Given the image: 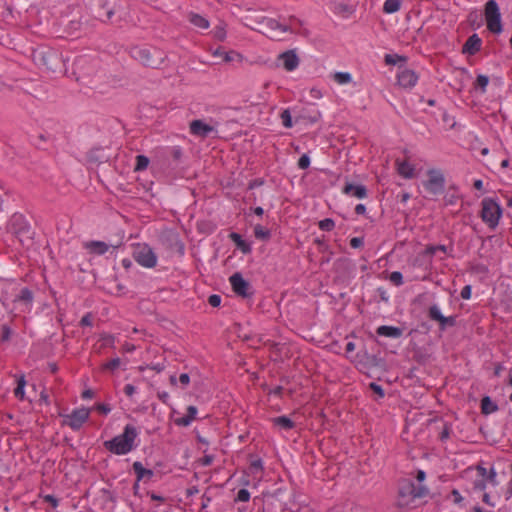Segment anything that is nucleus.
<instances>
[{"mask_svg": "<svg viewBox=\"0 0 512 512\" xmlns=\"http://www.w3.org/2000/svg\"><path fill=\"white\" fill-rule=\"evenodd\" d=\"M208 303L212 306V307H218L220 306L221 304V297L220 295H217V294H212L208 297Z\"/></svg>", "mask_w": 512, "mask_h": 512, "instance_id": "de8ad7c7", "label": "nucleus"}, {"mask_svg": "<svg viewBox=\"0 0 512 512\" xmlns=\"http://www.w3.org/2000/svg\"><path fill=\"white\" fill-rule=\"evenodd\" d=\"M333 80L340 85L348 84L352 81V76L348 72H335L332 75Z\"/></svg>", "mask_w": 512, "mask_h": 512, "instance_id": "a878e982", "label": "nucleus"}, {"mask_svg": "<svg viewBox=\"0 0 512 512\" xmlns=\"http://www.w3.org/2000/svg\"><path fill=\"white\" fill-rule=\"evenodd\" d=\"M251 468L253 470H261L262 469V461L260 459L255 460L251 463Z\"/></svg>", "mask_w": 512, "mask_h": 512, "instance_id": "774afa93", "label": "nucleus"}, {"mask_svg": "<svg viewBox=\"0 0 512 512\" xmlns=\"http://www.w3.org/2000/svg\"><path fill=\"white\" fill-rule=\"evenodd\" d=\"M158 398L164 403L167 404L169 400V394L165 391L158 392Z\"/></svg>", "mask_w": 512, "mask_h": 512, "instance_id": "338daca9", "label": "nucleus"}, {"mask_svg": "<svg viewBox=\"0 0 512 512\" xmlns=\"http://www.w3.org/2000/svg\"><path fill=\"white\" fill-rule=\"evenodd\" d=\"M214 460V457L212 455H205L203 458H202V464L204 466H209L212 464Z\"/></svg>", "mask_w": 512, "mask_h": 512, "instance_id": "0e129e2a", "label": "nucleus"}, {"mask_svg": "<svg viewBox=\"0 0 512 512\" xmlns=\"http://www.w3.org/2000/svg\"><path fill=\"white\" fill-rule=\"evenodd\" d=\"M230 239L235 243L237 248L240 249L244 254H249L251 252L252 248L250 243L243 240L240 234L232 232L230 234Z\"/></svg>", "mask_w": 512, "mask_h": 512, "instance_id": "412c9836", "label": "nucleus"}, {"mask_svg": "<svg viewBox=\"0 0 512 512\" xmlns=\"http://www.w3.org/2000/svg\"><path fill=\"white\" fill-rule=\"evenodd\" d=\"M17 301L23 302L25 304H31L33 301V292L29 288H23L20 291V294L16 298Z\"/></svg>", "mask_w": 512, "mask_h": 512, "instance_id": "c85d7f7f", "label": "nucleus"}, {"mask_svg": "<svg viewBox=\"0 0 512 512\" xmlns=\"http://www.w3.org/2000/svg\"><path fill=\"white\" fill-rule=\"evenodd\" d=\"M480 217L491 230H494L502 216V207L493 198H484L481 202Z\"/></svg>", "mask_w": 512, "mask_h": 512, "instance_id": "39448f33", "label": "nucleus"}, {"mask_svg": "<svg viewBox=\"0 0 512 512\" xmlns=\"http://www.w3.org/2000/svg\"><path fill=\"white\" fill-rule=\"evenodd\" d=\"M149 164V159L144 155H137L136 156V164H135V171H142L147 168Z\"/></svg>", "mask_w": 512, "mask_h": 512, "instance_id": "2f4dec72", "label": "nucleus"}, {"mask_svg": "<svg viewBox=\"0 0 512 512\" xmlns=\"http://www.w3.org/2000/svg\"><path fill=\"white\" fill-rule=\"evenodd\" d=\"M100 340L103 342L102 346H113L114 344V336L108 334H102Z\"/></svg>", "mask_w": 512, "mask_h": 512, "instance_id": "a18cd8bd", "label": "nucleus"}, {"mask_svg": "<svg viewBox=\"0 0 512 512\" xmlns=\"http://www.w3.org/2000/svg\"><path fill=\"white\" fill-rule=\"evenodd\" d=\"M427 316L431 321L438 323L440 331H445L449 327H454L457 323L456 316H444L437 304H433L428 308Z\"/></svg>", "mask_w": 512, "mask_h": 512, "instance_id": "6e6552de", "label": "nucleus"}, {"mask_svg": "<svg viewBox=\"0 0 512 512\" xmlns=\"http://www.w3.org/2000/svg\"><path fill=\"white\" fill-rule=\"evenodd\" d=\"M364 244V240L361 237H354L350 240V246L354 249H358L362 247Z\"/></svg>", "mask_w": 512, "mask_h": 512, "instance_id": "8fccbe9b", "label": "nucleus"}, {"mask_svg": "<svg viewBox=\"0 0 512 512\" xmlns=\"http://www.w3.org/2000/svg\"><path fill=\"white\" fill-rule=\"evenodd\" d=\"M451 494L453 495L454 497V502L456 504H459L460 502L463 501V497L461 496V494L459 493V491L457 489H453Z\"/></svg>", "mask_w": 512, "mask_h": 512, "instance_id": "e2e57ef3", "label": "nucleus"}, {"mask_svg": "<svg viewBox=\"0 0 512 512\" xmlns=\"http://www.w3.org/2000/svg\"><path fill=\"white\" fill-rule=\"evenodd\" d=\"M26 385V380L24 375H21L19 379L17 380V387L14 390V395L16 398L23 400L24 399V387Z\"/></svg>", "mask_w": 512, "mask_h": 512, "instance_id": "c756f323", "label": "nucleus"}, {"mask_svg": "<svg viewBox=\"0 0 512 512\" xmlns=\"http://www.w3.org/2000/svg\"><path fill=\"white\" fill-rule=\"evenodd\" d=\"M90 410L88 408H80L72 411L71 414L63 415V424L69 426L73 430H79L83 424L89 419Z\"/></svg>", "mask_w": 512, "mask_h": 512, "instance_id": "9d476101", "label": "nucleus"}, {"mask_svg": "<svg viewBox=\"0 0 512 512\" xmlns=\"http://www.w3.org/2000/svg\"><path fill=\"white\" fill-rule=\"evenodd\" d=\"M268 26L273 30H279L280 33H285L289 30V26L286 24H282L278 22L277 20L270 19L268 21Z\"/></svg>", "mask_w": 512, "mask_h": 512, "instance_id": "473e14b6", "label": "nucleus"}, {"mask_svg": "<svg viewBox=\"0 0 512 512\" xmlns=\"http://www.w3.org/2000/svg\"><path fill=\"white\" fill-rule=\"evenodd\" d=\"M110 245L103 241H89L84 243V248L91 254L103 255L109 250Z\"/></svg>", "mask_w": 512, "mask_h": 512, "instance_id": "a211bd4d", "label": "nucleus"}, {"mask_svg": "<svg viewBox=\"0 0 512 512\" xmlns=\"http://www.w3.org/2000/svg\"><path fill=\"white\" fill-rule=\"evenodd\" d=\"M482 39L478 34H472L468 37L464 45L462 46V53L468 55H475L481 50Z\"/></svg>", "mask_w": 512, "mask_h": 512, "instance_id": "2eb2a0df", "label": "nucleus"}, {"mask_svg": "<svg viewBox=\"0 0 512 512\" xmlns=\"http://www.w3.org/2000/svg\"><path fill=\"white\" fill-rule=\"evenodd\" d=\"M179 381L183 386H187L190 383V376L187 373H182L179 376Z\"/></svg>", "mask_w": 512, "mask_h": 512, "instance_id": "680f3d73", "label": "nucleus"}, {"mask_svg": "<svg viewBox=\"0 0 512 512\" xmlns=\"http://www.w3.org/2000/svg\"><path fill=\"white\" fill-rule=\"evenodd\" d=\"M132 58L145 67L159 69L167 59L164 51L156 47H133L130 51Z\"/></svg>", "mask_w": 512, "mask_h": 512, "instance_id": "20e7f679", "label": "nucleus"}, {"mask_svg": "<svg viewBox=\"0 0 512 512\" xmlns=\"http://www.w3.org/2000/svg\"><path fill=\"white\" fill-rule=\"evenodd\" d=\"M189 21L196 27L201 29H207L209 27V21L203 16L197 13L189 14Z\"/></svg>", "mask_w": 512, "mask_h": 512, "instance_id": "393cba45", "label": "nucleus"}, {"mask_svg": "<svg viewBox=\"0 0 512 512\" xmlns=\"http://www.w3.org/2000/svg\"><path fill=\"white\" fill-rule=\"evenodd\" d=\"M132 467L136 474L137 482H140L143 479L149 480L154 475V473L151 469L144 468L142 463L139 461L134 462Z\"/></svg>", "mask_w": 512, "mask_h": 512, "instance_id": "aec40b11", "label": "nucleus"}, {"mask_svg": "<svg viewBox=\"0 0 512 512\" xmlns=\"http://www.w3.org/2000/svg\"><path fill=\"white\" fill-rule=\"evenodd\" d=\"M190 132L197 137L207 138L211 133L216 132V130L213 126L197 119L190 122Z\"/></svg>", "mask_w": 512, "mask_h": 512, "instance_id": "ddd939ff", "label": "nucleus"}, {"mask_svg": "<svg viewBox=\"0 0 512 512\" xmlns=\"http://www.w3.org/2000/svg\"><path fill=\"white\" fill-rule=\"evenodd\" d=\"M342 191L344 194L356 197L358 199H363L367 197V188L362 184H353L350 182H346Z\"/></svg>", "mask_w": 512, "mask_h": 512, "instance_id": "dca6fc26", "label": "nucleus"}, {"mask_svg": "<svg viewBox=\"0 0 512 512\" xmlns=\"http://www.w3.org/2000/svg\"><path fill=\"white\" fill-rule=\"evenodd\" d=\"M485 18L487 28L494 34H500L503 30L501 13L495 0H488L485 4Z\"/></svg>", "mask_w": 512, "mask_h": 512, "instance_id": "423d86ee", "label": "nucleus"}, {"mask_svg": "<svg viewBox=\"0 0 512 512\" xmlns=\"http://www.w3.org/2000/svg\"><path fill=\"white\" fill-rule=\"evenodd\" d=\"M363 356L367 359V362L370 365L377 366L378 358L375 355H369L367 352H364Z\"/></svg>", "mask_w": 512, "mask_h": 512, "instance_id": "6e6d98bb", "label": "nucleus"}, {"mask_svg": "<svg viewBox=\"0 0 512 512\" xmlns=\"http://www.w3.org/2000/svg\"><path fill=\"white\" fill-rule=\"evenodd\" d=\"M449 436H450V427L447 424H445L442 432L439 435V438L441 441H445L449 438Z\"/></svg>", "mask_w": 512, "mask_h": 512, "instance_id": "5fc2aeb1", "label": "nucleus"}, {"mask_svg": "<svg viewBox=\"0 0 512 512\" xmlns=\"http://www.w3.org/2000/svg\"><path fill=\"white\" fill-rule=\"evenodd\" d=\"M427 174L429 178L424 183L425 189L433 195L443 193L445 188L444 175L440 171L434 169L429 170Z\"/></svg>", "mask_w": 512, "mask_h": 512, "instance_id": "1a4fd4ad", "label": "nucleus"}, {"mask_svg": "<svg viewBox=\"0 0 512 512\" xmlns=\"http://www.w3.org/2000/svg\"><path fill=\"white\" fill-rule=\"evenodd\" d=\"M379 336H385L389 338H399L403 334V330L399 327L382 325L376 330Z\"/></svg>", "mask_w": 512, "mask_h": 512, "instance_id": "6ab92c4d", "label": "nucleus"}, {"mask_svg": "<svg viewBox=\"0 0 512 512\" xmlns=\"http://www.w3.org/2000/svg\"><path fill=\"white\" fill-rule=\"evenodd\" d=\"M196 414H197V408L193 405H190L187 407V414L186 416L190 419V420H194L196 418Z\"/></svg>", "mask_w": 512, "mask_h": 512, "instance_id": "864d4df0", "label": "nucleus"}, {"mask_svg": "<svg viewBox=\"0 0 512 512\" xmlns=\"http://www.w3.org/2000/svg\"><path fill=\"white\" fill-rule=\"evenodd\" d=\"M280 118L285 128H291L293 126L292 117L289 109L283 110L280 115Z\"/></svg>", "mask_w": 512, "mask_h": 512, "instance_id": "72a5a7b5", "label": "nucleus"}, {"mask_svg": "<svg viewBox=\"0 0 512 512\" xmlns=\"http://www.w3.org/2000/svg\"><path fill=\"white\" fill-rule=\"evenodd\" d=\"M397 163V170H398V173L406 178V179H411L414 177V167L412 165H410L408 162H399L398 160L396 161Z\"/></svg>", "mask_w": 512, "mask_h": 512, "instance_id": "5701e85b", "label": "nucleus"}, {"mask_svg": "<svg viewBox=\"0 0 512 512\" xmlns=\"http://www.w3.org/2000/svg\"><path fill=\"white\" fill-rule=\"evenodd\" d=\"M95 409L103 415H107L111 411V407L108 404L97 403Z\"/></svg>", "mask_w": 512, "mask_h": 512, "instance_id": "49530a36", "label": "nucleus"}, {"mask_svg": "<svg viewBox=\"0 0 512 512\" xmlns=\"http://www.w3.org/2000/svg\"><path fill=\"white\" fill-rule=\"evenodd\" d=\"M171 155L175 161H179L182 157V150L179 147H174L171 151Z\"/></svg>", "mask_w": 512, "mask_h": 512, "instance_id": "4d7b16f0", "label": "nucleus"}, {"mask_svg": "<svg viewBox=\"0 0 512 512\" xmlns=\"http://www.w3.org/2000/svg\"><path fill=\"white\" fill-rule=\"evenodd\" d=\"M405 57H402V56H399V55H391V54H386L385 55V63L386 64H396L397 61H405Z\"/></svg>", "mask_w": 512, "mask_h": 512, "instance_id": "79ce46f5", "label": "nucleus"}, {"mask_svg": "<svg viewBox=\"0 0 512 512\" xmlns=\"http://www.w3.org/2000/svg\"><path fill=\"white\" fill-rule=\"evenodd\" d=\"M400 6V0H386L383 6V11L388 14L395 13L400 9Z\"/></svg>", "mask_w": 512, "mask_h": 512, "instance_id": "cd10ccee", "label": "nucleus"}, {"mask_svg": "<svg viewBox=\"0 0 512 512\" xmlns=\"http://www.w3.org/2000/svg\"><path fill=\"white\" fill-rule=\"evenodd\" d=\"M429 493L424 485L416 486L410 479H403L398 485L397 506L400 508L412 507L415 499L423 498Z\"/></svg>", "mask_w": 512, "mask_h": 512, "instance_id": "7ed1b4c3", "label": "nucleus"}, {"mask_svg": "<svg viewBox=\"0 0 512 512\" xmlns=\"http://www.w3.org/2000/svg\"><path fill=\"white\" fill-rule=\"evenodd\" d=\"M274 426L283 430H291L295 427V423L287 416H278L271 419Z\"/></svg>", "mask_w": 512, "mask_h": 512, "instance_id": "4be33fe9", "label": "nucleus"}, {"mask_svg": "<svg viewBox=\"0 0 512 512\" xmlns=\"http://www.w3.org/2000/svg\"><path fill=\"white\" fill-rule=\"evenodd\" d=\"M233 291L242 298H248L253 294L251 284L245 280L241 273L236 272L229 278Z\"/></svg>", "mask_w": 512, "mask_h": 512, "instance_id": "9b49d317", "label": "nucleus"}, {"mask_svg": "<svg viewBox=\"0 0 512 512\" xmlns=\"http://www.w3.org/2000/svg\"><path fill=\"white\" fill-rule=\"evenodd\" d=\"M45 502H48L52 505L53 508H56L58 506V499L55 498L53 495H46L44 497Z\"/></svg>", "mask_w": 512, "mask_h": 512, "instance_id": "13d9d810", "label": "nucleus"}, {"mask_svg": "<svg viewBox=\"0 0 512 512\" xmlns=\"http://www.w3.org/2000/svg\"><path fill=\"white\" fill-rule=\"evenodd\" d=\"M389 280L395 285V286H401L403 284V275L399 271H394L390 274Z\"/></svg>", "mask_w": 512, "mask_h": 512, "instance_id": "4c0bfd02", "label": "nucleus"}, {"mask_svg": "<svg viewBox=\"0 0 512 512\" xmlns=\"http://www.w3.org/2000/svg\"><path fill=\"white\" fill-rule=\"evenodd\" d=\"M279 59L283 61V66L287 71L295 70L299 65V58L295 50H287L279 55Z\"/></svg>", "mask_w": 512, "mask_h": 512, "instance_id": "f3484780", "label": "nucleus"}, {"mask_svg": "<svg viewBox=\"0 0 512 512\" xmlns=\"http://www.w3.org/2000/svg\"><path fill=\"white\" fill-rule=\"evenodd\" d=\"M310 157L307 154H303L298 160V167L302 170L309 168Z\"/></svg>", "mask_w": 512, "mask_h": 512, "instance_id": "a19ab883", "label": "nucleus"}, {"mask_svg": "<svg viewBox=\"0 0 512 512\" xmlns=\"http://www.w3.org/2000/svg\"><path fill=\"white\" fill-rule=\"evenodd\" d=\"M134 258L138 264L146 268H153L157 264V256L148 245H138L134 250Z\"/></svg>", "mask_w": 512, "mask_h": 512, "instance_id": "0eeeda50", "label": "nucleus"}, {"mask_svg": "<svg viewBox=\"0 0 512 512\" xmlns=\"http://www.w3.org/2000/svg\"><path fill=\"white\" fill-rule=\"evenodd\" d=\"M320 118V112H315L313 115H306L304 112H302L299 116L296 117V122L299 120L308 121L310 123H315Z\"/></svg>", "mask_w": 512, "mask_h": 512, "instance_id": "f704fd0d", "label": "nucleus"}, {"mask_svg": "<svg viewBox=\"0 0 512 512\" xmlns=\"http://www.w3.org/2000/svg\"><path fill=\"white\" fill-rule=\"evenodd\" d=\"M377 293L379 294V296H380L382 301L387 302L389 300V296L387 295V291L384 288L379 287L377 289Z\"/></svg>", "mask_w": 512, "mask_h": 512, "instance_id": "052dcab7", "label": "nucleus"}, {"mask_svg": "<svg viewBox=\"0 0 512 512\" xmlns=\"http://www.w3.org/2000/svg\"><path fill=\"white\" fill-rule=\"evenodd\" d=\"M250 499V492L247 489H240L237 493L236 501L248 502Z\"/></svg>", "mask_w": 512, "mask_h": 512, "instance_id": "ea45409f", "label": "nucleus"}, {"mask_svg": "<svg viewBox=\"0 0 512 512\" xmlns=\"http://www.w3.org/2000/svg\"><path fill=\"white\" fill-rule=\"evenodd\" d=\"M471 291H472V288H471V286H470V285H466V286H464V287L462 288V290H461V293H460L461 298H462V299H465V300L470 299V297H471Z\"/></svg>", "mask_w": 512, "mask_h": 512, "instance_id": "3c124183", "label": "nucleus"}, {"mask_svg": "<svg viewBox=\"0 0 512 512\" xmlns=\"http://www.w3.org/2000/svg\"><path fill=\"white\" fill-rule=\"evenodd\" d=\"M12 232L22 241V237L28 239L30 236V226L26 223L22 215H14L11 222Z\"/></svg>", "mask_w": 512, "mask_h": 512, "instance_id": "f8f14e48", "label": "nucleus"}, {"mask_svg": "<svg viewBox=\"0 0 512 512\" xmlns=\"http://www.w3.org/2000/svg\"><path fill=\"white\" fill-rule=\"evenodd\" d=\"M369 388L375 393L378 395L379 398H383L385 396V392H384V389L378 385L377 383L375 382H371L369 384Z\"/></svg>", "mask_w": 512, "mask_h": 512, "instance_id": "37998d69", "label": "nucleus"}, {"mask_svg": "<svg viewBox=\"0 0 512 512\" xmlns=\"http://www.w3.org/2000/svg\"><path fill=\"white\" fill-rule=\"evenodd\" d=\"M120 358H114L110 360L109 362L103 364L102 369L103 370H109V371H115L120 366Z\"/></svg>", "mask_w": 512, "mask_h": 512, "instance_id": "e433bc0d", "label": "nucleus"}, {"mask_svg": "<svg viewBox=\"0 0 512 512\" xmlns=\"http://www.w3.org/2000/svg\"><path fill=\"white\" fill-rule=\"evenodd\" d=\"M138 435L137 429L127 424L124 427L123 433L115 436L114 438L107 440L103 443V446L109 452L116 455H125L133 450L135 447V439Z\"/></svg>", "mask_w": 512, "mask_h": 512, "instance_id": "f03ea898", "label": "nucleus"}, {"mask_svg": "<svg viewBox=\"0 0 512 512\" xmlns=\"http://www.w3.org/2000/svg\"><path fill=\"white\" fill-rule=\"evenodd\" d=\"M136 391V388L134 385L132 384H126L125 387H124V393L131 397Z\"/></svg>", "mask_w": 512, "mask_h": 512, "instance_id": "bf43d9fd", "label": "nucleus"}, {"mask_svg": "<svg viewBox=\"0 0 512 512\" xmlns=\"http://www.w3.org/2000/svg\"><path fill=\"white\" fill-rule=\"evenodd\" d=\"M11 334H12L11 328L7 324L2 325V327H1V341L2 342L9 341L10 337H11Z\"/></svg>", "mask_w": 512, "mask_h": 512, "instance_id": "58836bf2", "label": "nucleus"}, {"mask_svg": "<svg viewBox=\"0 0 512 512\" xmlns=\"http://www.w3.org/2000/svg\"><path fill=\"white\" fill-rule=\"evenodd\" d=\"M31 58L33 62L46 70L53 73H61L66 71L65 59L61 52L48 46H39L32 50Z\"/></svg>", "mask_w": 512, "mask_h": 512, "instance_id": "f257e3e1", "label": "nucleus"}, {"mask_svg": "<svg viewBox=\"0 0 512 512\" xmlns=\"http://www.w3.org/2000/svg\"><path fill=\"white\" fill-rule=\"evenodd\" d=\"M366 212V207L364 204H357L355 207V213L357 215H364Z\"/></svg>", "mask_w": 512, "mask_h": 512, "instance_id": "69168bd1", "label": "nucleus"}, {"mask_svg": "<svg viewBox=\"0 0 512 512\" xmlns=\"http://www.w3.org/2000/svg\"><path fill=\"white\" fill-rule=\"evenodd\" d=\"M498 410V406L489 396H485L481 400V412L488 415Z\"/></svg>", "mask_w": 512, "mask_h": 512, "instance_id": "b1692460", "label": "nucleus"}, {"mask_svg": "<svg viewBox=\"0 0 512 512\" xmlns=\"http://www.w3.org/2000/svg\"><path fill=\"white\" fill-rule=\"evenodd\" d=\"M93 316L91 313L85 314L80 320V326H92Z\"/></svg>", "mask_w": 512, "mask_h": 512, "instance_id": "09e8293b", "label": "nucleus"}, {"mask_svg": "<svg viewBox=\"0 0 512 512\" xmlns=\"http://www.w3.org/2000/svg\"><path fill=\"white\" fill-rule=\"evenodd\" d=\"M488 83H489L488 76L479 74L476 78L474 86L476 89H480L481 92L484 93L486 91V87H487Z\"/></svg>", "mask_w": 512, "mask_h": 512, "instance_id": "7c9ffc66", "label": "nucleus"}, {"mask_svg": "<svg viewBox=\"0 0 512 512\" xmlns=\"http://www.w3.org/2000/svg\"><path fill=\"white\" fill-rule=\"evenodd\" d=\"M318 226L323 231H331L335 227V222L331 218H325L319 221Z\"/></svg>", "mask_w": 512, "mask_h": 512, "instance_id": "c9c22d12", "label": "nucleus"}, {"mask_svg": "<svg viewBox=\"0 0 512 512\" xmlns=\"http://www.w3.org/2000/svg\"><path fill=\"white\" fill-rule=\"evenodd\" d=\"M254 236L259 240L268 241L271 237V233L268 229L258 224L254 227Z\"/></svg>", "mask_w": 512, "mask_h": 512, "instance_id": "bb28decb", "label": "nucleus"}, {"mask_svg": "<svg viewBox=\"0 0 512 512\" xmlns=\"http://www.w3.org/2000/svg\"><path fill=\"white\" fill-rule=\"evenodd\" d=\"M192 420H190L186 415L184 417L178 418L175 420V424L178 426L187 427L191 424Z\"/></svg>", "mask_w": 512, "mask_h": 512, "instance_id": "603ef678", "label": "nucleus"}, {"mask_svg": "<svg viewBox=\"0 0 512 512\" xmlns=\"http://www.w3.org/2000/svg\"><path fill=\"white\" fill-rule=\"evenodd\" d=\"M214 36L216 39L223 41L226 37V31L223 26H217L214 29Z\"/></svg>", "mask_w": 512, "mask_h": 512, "instance_id": "c03bdc74", "label": "nucleus"}, {"mask_svg": "<svg viewBox=\"0 0 512 512\" xmlns=\"http://www.w3.org/2000/svg\"><path fill=\"white\" fill-rule=\"evenodd\" d=\"M398 84L403 88H412L418 80L417 74L410 69H404L397 75Z\"/></svg>", "mask_w": 512, "mask_h": 512, "instance_id": "4468645a", "label": "nucleus"}]
</instances>
